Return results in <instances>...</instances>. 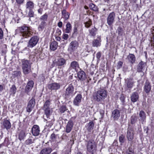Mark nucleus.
<instances>
[{
	"label": "nucleus",
	"instance_id": "nucleus-31",
	"mask_svg": "<svg viewBox=\"0 0 154 154\" xmlns=\"http://www.w3.org/2000/svg\"><path fill=\"white\" fill-rule=\"evenodd\" d=\"M31 65L22 67L23 71L24 74H27L31 71Z\"/></svg>",
	"mask_w": 154,
	"mask_h": 154
},
{
	"label": "nucleus",
	"instance_id": "nucleus-35",
	"mask_svg": "<svg viewBox=\"0 0 154 154\" xmlns=\"http://www.w3.org/2000/svg\"><path fill=\"white\" fill-rule=\"evenodd\" d=\"M94 126V122H90L87 125V130L90 132H91V131L93 129Z\"/></svg>",
	"mask_w": 154,
	"mask_h": 154
},
{
	"label": "nucleus",
	"instance_id": "nucleus-15",
	"mask_svg": "<svg viewBox=\"0 0 154 154\" xmlns=\"http://www.w3.org/2000/svg\"><path fill=\"white\" fill-rule=\"evenodd\" d=\"M79 68V63L78 62L73 61L71 62L69 66V69H73L75 71H77L78 69Z\"/></svg>",
	"mask_w": 154,
	"mask_h": 154
},
{
	"label": "nucleus",
	"instance_id": "nucleus-1",
	"mask_svg": "<svg viewBox=\"0 0 154 154\" xmlns=\"http://www.w3.org/2000/svg\"><path fill=\"white\" fill-rule=\"evenodd\" d=\"M19 30L20 34V35L22 36L20 42L18 43L19 44L20 43L23 42V40L25 38H28L32 35L33 32L31 27L27 26L26 25L21 26L19 28Z\"/></svg>",
	"mask_w": 154,
	"mask_h": 154
},
{
	"label": "nucleus",
	"instance_id": "nucleus-55",
	"mask_svg": "<svg viewBox=\"0 0 154 154\" xmlns=\"http://www.w3.org/2000/svg\"><path fill=\"white\" fill-rule=\"evenodd\" d=\"M101 53L100 52H99L96 54V57L97 60H99L101 57Z\"/></svg>",
	"mask_w": 154,
	"mask_h": 154
},
{
	"label": "nucleus",
	"instance_id": "nucleus-45",
	"mask_svg": "<svg viewBox=\"0 0 154 154\" xmlns=\"http://www.w3.org/2000/svg\"><path fill=\"white\" fill-rule=\"evenodd\" d=\"M48 17V15L46 13L41 16L40 18V20L41 21H47V19Z\"/></svg>",
	"mask_w": 154,
	"mask_h": 154
},
{
	"label": "nucleus",
	"instance_id": "nucleus-47",
	"mask_svg": "<svg viewBox=\"0 0 154 154\" xmlns=\"http://www.w3.org/2000/svg\"><path fill=\"white\" fill-rule=\"evenodd\" d=\"M16 91V88L14 85H13L11 86L10 90L11 94H15Z\"/></svg>",
	"mask_w": 154,
	"mask_h": 154
},
{
	"label": "nucleus",
	"instance_id": "nucleus-21",
	"mask_svg": "<svg viewBox=\"0 0 154 154\" xmlns=\"http://www.w3.org/2000/svg\"><path fill=\"white\" fill-rule=\"evenodd\" d=\"M69 14L67 12L65 9L63 10L62 11V18L64 19L63 22L65 23L66 21L69 18Z\"/></svg>",
	"mask_w": 154,
	"mask_h": 154
},
{
	"label": "nucleus",
	"instance_id": "nucleus-20",
	"mask_svg": "<svg viewBox=\"0 0 154 154\" xmlns=\"http://www.w3.org/2000/svg\"><path fill=\"white\" fill-rule=\"evenodd\" d=\"M144 91L146 94H149L151 90L150 83L148 81H146L144 86Z\"/></svg>",
	"mask_w": 154,
	"mask_h": 154
},
{
	"label": "nucleus",
	"instance_id": "nucleus-49",
	"mask_svg": "<svg viewBox=\"0 0 154 154\" xmlns=\"http://www.w3.org/2000/svg\"><path fill=\"white\" fill-rule=\"evenodd\" d=\"M125 140V136L123 134H121L119 138V142L122 143L124 142Z\"/></svg>",
	"mask_w": 154,
	"mask_h": 154
},
{
	"label": "nucleus",
	"instance_id": "nucleus-37",
	"mask_svg": "<svg viewBox=\"0 0 154 154\" xmlns=\"http://www.w3.org/2000/svg\"><path fill=\"white\" fill-rule=\"evenodd\" d=\"M44 111L45 114L46 115L47 118L48 119L51 115V108L43 109Z\"/></svg>",
	"mask_w": 154,
	"mask_h": 154
},
{
	"label": "nucleus",
	"instance_id": "nucleus-58",
	"mask_svg": "<svg viewBox=\"0 0 154 154\" xmlns=\"http://www.w3.org/2000/svg\"><path fill=\"white\" fill-rule=\"evenodd\" d=\"M69 38V35L66 33H63V38L64 40H66Z\"/></svg>",
	"mask_w": 154,
	"mask_h": 154
},
{
	"label": "nucleus",
	"instance_id": "nucleus-59",
	"mask_svg": "<svg viewBox=\"0 0 154 154\" xmlns=\"http://www.w3.org/2000/svg\"><path fill=\"white\" fill-rule=\"evenodd\" d=\"M56 135L54 133H52L51 136L50 138L52 140H54L56 138Z\"/></svg>",
	"mask_w": 154,
	"mask_h": 154
},
{
	"label": "nucleus",
	"instance_id": "nucleus-9",
	"mask_svg": "<svg viewBox=\"0 0 154 154\" xmlns=\"http://www.w3.org/2000/svg\"><path fill=\"white\" fill-rule=\"evenodd\" d=\"M78 43L76 41H72L70 44L68 50L70 52H72L75 50L78 46Z\"/></svg>",
	"mask_w": 154,
	"mask_h": 154
},
{
	"label": "nucleus",
	"instance_id": "nucleus-44",
	"mask_svg": "<svg viewBox=\"0 0 154 154\" xmlns=\"http://www.w3.org/2000/svg\"><path fill=\"white\" fill-rule=\"evenodd\" d=\"M137 116L134 115H132L131 118V124H135L137 121Z\"/></svg>",
	"mask_w": 154,
	"mask_h": 154
},
{
	"label": "nucleus",
	"instance_id": "nucleus-38",
	"mask_svg": "<svg viewBox=\"0 0 154 154\" xmlns=\"http://www.w3.org/2000/svg\"><path fill=\"white\" fill-rule=\"evenodd\" d=\"M100 45V41L97 39H94L92 42V46L94 47H98Z\"/></svg>",
	"mask_w": 154,
	"mask_h": 154
},
{
	"label": "nucleus",
	"instance_id": "nucleus-36",
	"mask_svg": "<svg viewBox=\"0 0 154 154\" xmlns=\"http://www.w3.org/2000/svg\"><path fill=\"white\" fill-rule=\"evenodd\" d=\"M97 30V29L95 27L89 29V35L93 36H95L96 34Z\"/></svg>",
	"mask_w": 154,
	"mask_h": 154
},
{
	"label": "nucleus",
	"instance_id": "nucleus-60",
	"mask_svg": "<svg viewBox=\"0 0 154 154\" xmlns=\"http://www.w3.org/2000/svg\"><path fill=\"white\" fill-rule=\"evenodd\" d=\"M34 12L31 10H29V13H28V15L29 17H32L33 16Z\"/></svg>",
	"mask_w": 154,
	"mask_h": 154
},
{
	"label": "nucleus",
	"instance_id": "nucleus-57",
	"mask_svg": "<svg viewBox=\"0 0 154 154\" xmlns=\"http://www.w3.org/2000/svg\"><path fill=\"white\" fill-rule=\"evenodd\" d=\"M151 37V45H153L154 46V34H152Z\"/></svg>",
	"mask_w": 154,
	"mask_h": 154
},
{
	"label": "nucleus",
	"instance_id": "nucleus-10",
	"mask_svg": "<svg viewBox=\"0 0 154 154\" xmlns=\"http://www.w3.org/2000/svg\"><path fill=\"white\" fill-rule=\"evenodd\" d=\"M60 87L59 83L54 82L48 85V88L51 91H55L59 90Z\"/></svg>",
	"mask_w": 154,
	"mask_h": 154
},
{
	"label": "nucleus",
	"instance_id": "nucleus-26",
	"mask_svg": "<svg viewBox=\"0 0 154 154\" xmlns=\"http://www.w3.org/2000/svg\"><path fill=\"white\" fill-rule=\"evenodd\" d=\"M127 59L129 62L131 64L134 63L136 60V58L134 55L132 54H129L127 56Z\"/></svg>",
	"mask_w": 154,
	"mask_h": 154
},
{
	"label": "nucleus",
	"instance_id": "nucleus-28",
	"mask_svg": "<svg viewBox=\"0 0 154 154\" xmlns=\"http://www.w3.org/2000/svg\"><path fill=\"white\" fill-rule=\"evenodd\" d=\"M21 63L22 67L31 65L30 61L26 59L21 60Z\"/></svg>",
	"mask_w": 154,
	"mask_h": 154
},
{
	"label": "nucleus",
	"instance_id": "nucleus-6",
	"mask_svg": "<svg viewBox=\"0 0 154 154\" xmlns=\"http://www.w3.org/2000/svg\"><path fill=\"white\" fill-rule=\"evenodd\" d=\"M134 128L131 127H129L127 129L126 137L128 140L131 141L134 137Z\"/></svg>",
	"mask_w": 154,
	"mask_h": 154
},
{
	"label": "nucleus",
	"instance_id": "nucleus-27",
	"mask_svg": "<svg viewBox=\"0 0 154 154\" xmlns=\"http://www.w3.org/2000/svg\"><path fill=\"white\" fill-rule=\"evenodd\" d=\"M25 131L23 130L20 131L18 134V139L20 140H24L26 137Z\"/></svg>",
	"mask_w": 154,
	"mask_h": 154
},
{
	"label": "nucleus",
	"instance_id": "nucleus-3",
	"mask_svg": "<svg viewBox=\"0 0 154 154\" xmlns=\"http://www.w3.org/2000/svg\"><path fill=\"white\" fill-rule=\"evenodd\" d=\"M87 151L91 154H94L96 151V145L94 140L91 139L87 141Z\"/></svg>",
	"mask_w": 154,
	"mask_h": 154
},
{
	"label": "nucleus",
	"instance_id": "nucleus-33",
	"mask_svg": "<svg viewBox=\"0 0 154 154\" xmlns=\"http://www.w3.org/2000/svg\"><path fill=\"white\" fill-rule=\"evenodd\" d=\"M35 140V139L32 137H29L25 141L24 143L26 145H30L34 143Z\"/></svg>",
	"mask_w": 154,
	"mask_h": 154
},
{
	"label": "nucleus",
	"instance_id": "nucleus-54",
	"mask_svg": "<svg viewBox=\"0 0 154 154\" xmlns=\"http://www.w3.org/2000/svg\"><path fill=\"white\" fill-rule=\"evenodd\" d=\"M3 48H4L5 49H3L2 50V55H4L5 54H6L7 51V50L6 49L7 48L6 45H3Z\"/></svg>",
	"mask_w": 154,
	"mask_h": 154
},
{
	"label": "nucleus",
	"instance_id": "nucleus-2",
	"mask_svg": "<svg viewBox=\"0 0 154 154\" xmlns=\"http://www.w3.org/2000/svg\"><path fill=\"white\" fill-rule=\"evenodd\" d=\"M108 92L103 89H100L98 90L94 95V100L97 102L104 100L107 97Z\"/></svg>",
	"mask_w": 154,
	"mask_h": 154
},
{
	"label": "nucleus",
	"instance_id": "nucleus-25",
	"mask_svg": "<svg viewBox=\"0 0 154 154\" xmlns=\"http://www.w3.org/2000/svg\"><path fill=\"white\" fill-rule=\"evenodd\" d=\"M52 149L49 147L45 148L40 152L39 154H49L52 151Z\"/></svg>",
	"mask_w": 154,
	"mask_h": 154
},
{
	"label": "nucleus",
	"instance_id": "nucleus-19",
	"mask_svg": "<svg viewBox=\"0 0 154 154\" xmlns=\"http://www.w3.org/2000/svg\"><path fill=\"white\" fill-rule=\"evenodd\" d=\"M125 83L127 87L128 88L131 89L134 86V82L133 79H127L125 80Z\"/></svg>",
	"mask_w": 154,
	"mask_h": 154
},
{
	"label": "nucleus",
	"instance_id": "nucleus-39",
	"mask_svg": "<svg viewBox=\"0 0 154 154\" xmlns=\"http://www.w3.org/2000/svg\"><path fill=\"white\" fill-rule=\"evenodd\" d=\"M34 6L33 3L31 1L28 2L26 4V8L27 9H29V10L33 8Z\"/></svg>",
	"mask_w": 154,
	"mask_h": 154
},
{
	"label": "nucleus",
	"instance_id": "nucleus-24",
	"mask_svg": "<svg viewBox=\"0 0 154 154\" xmlns=\"http://www.w3.org/2000/svg\"><path fill=\"white\" fill-rule=\"evenodd\" d=\"M3 126L4 128L6 130L9 129L11 127V125L10 122L7 119H4L2 123Z\"/></svg>",
	"mask_w": 154,
	"mask_h": 154
},
{
	"label": "nucleus",
	"instance_id": "nucleus-42",
	"mask_svg": "<svg viewBox=\"0 0 154 154\" xmlns=\"http://www.w3.org/2000/svg\"><path fill=\"white\" fill-rule=\"evenodd\" d=\"M90 8L92 10L97 11H98V8L93 3H91L89 5Z\"/></svg>",
	"mask_w": 154,
	"mask_h": 154
},
{
	"label": "nucleus",
	"instance_id": "nucleus-46",
	"mask_svg": "<svg viewBox=\"0 0 154 154\" xmlns=\"http://www.w3.org/2000/svg\"><path fill=\"white\" fill-rule=\"evenodd\" d=\"M50 102L49 100H46L44 103L43 109L51 108L50 107Z\"/></svg>",
	"mask_w": 154,
	"mask_h": 154
},
{
	"label": "nucleus",
	"instance_id": "nucleus-43",
	"mask_svg": "<svg viewBox=\"0 0 154 154\" xmlns=\"http://www.w3.org/2000/svg\"><path fill=\"white\" fill-rule=\"evenodd\" d=\"M84 24L86 27L87 28L89 27L92 24L91 20L90 19H88L85 22Z\"/></svg>",
	"mask_w": 154,
	"mask_h": 154
},
{
	"label": "nucleus",
	"instance_id": "nucleus-18",
	"mask_svg": "<svg viewBox=\"0 0 154 154\" xmlns=\"http://www.w3.org/2000/svg\"><path fill=\"white\" fill-rule=\"evenodd\" d=\"M146 65V63L141 61L137 66V71L138 72H142L143 70L144 69Z\"/></svg>",
	"mask_w": 154,
	"mask_h": 154
},
{
	"label": "nucleus",
	"instance_id": "nucleus-53",
	"mask_svg": "<svg viewBox=\"0 0 154 154\" xmlns=\"http://www.w3.org/2000/svg\"><path fill=\"white\" fill-rule=\"evenodd\" d=\"M13 74L15 77H19L21 74V72L19 71H16L14 72Z\"/></svg>",
	"mask_w": 154,
	"mask_h": 154
},
{
	"label": "nucleus",
	"instance_id": "nucleus-32",
	"mask_svg": "<svg viewBox=\"0 0 154 154\" xmlns=\"http://www.w3.org/2000/svg\"><path fill=\"white\" fill-rule=\"evenodd\" d=\"M57 42L54 41L51 42L50 46V48L52 50L54 51L57 49Z\"/></svg>",
	"mask_w": 154,
	"mask_h": 154
},
{
	"label": "nucleus",
	"instance_id": "nucleus-16",
	"mask_svg": "<svg viewBox=\"0 0 154 154\" xmlns=\"http://www.w3.org/2000/svg\"><path fill=\"white\" fill-rule=\"evenodd\" d=\"M112 117L115 120H117L120 116V112L118 109L114 110L112 112Z\"/></svg>",
	"mask_w": 154,
	"mask_h": 154
},
{
	"label": "nucleus",
	"instance_id": "nucleus-62",
	"mask_svg": "<svg viewBox=\"0 0 154 154\" xmlns=\"http://www.w3.org/2000/svg\"><path fill=\"white\" fill-rule=\"evenodd\" d=\"M61 33V31L60 29H58L56 32V35L59 36L60 35Z\"/></svg>",
	"mask_w": 154,
	"mask_h": 154
},
{
	"label": "nucleus",
	"instance_id": "nucleus-30",
	"mask_svg": "<svg viewBox=\"0 0 154 154\" xmlns=\"http://www.w3.org/2000/svg\"><path fill=\"white\" fill-rule=\"evenodd\" d=\"M66 28L65 29V32L67 33H70L72 31V26L69 22L66 23Z\"/></svg>",
	"mask_w": 154,
	"mask_h": 154
},
{
	"label": "nucleus",
	"instance_id": "nucleus-63",
	"mask_svg": "<svg viewBox=\"0 0 154 154\" xmlns=\"http://www.w3.org/2000/svg\"><path fill=\"white\" fill-rule=\"evenodd\" d=\"M39 6V8L38 10V13L40 14H42V12L43 11V8H41V6Z\"/></svg>",
	"mask_w": 154,
	"mask_h": 154
},
{
	"label": "nucleus",
	"instance_id": "nucleus-23",
	"mask_svg": "<svg viewBox=\"0 0 154 154\" xmlns=\"http://www.w3.org/2000/svg\"><path fill=\"white\" fill-rule=\"evenodd\" d=\"M73 125V122L72 120L69 121L67 123L66 127V132L67 133L70 132L72 128Z\"/></svg>",
	"mask_w": 154,
	"mask_h": 154
},
{
	"label": "nucleus",
	"instance_id": "nucleus-8",
	"mask_svg": "<svg viewBox=\"0 0 154 154\" xmlns=\"http://www.w3.org/2000/svg\"><path fill=\"white\" fill-rule=\"evenodd\" d=\"M115 14L114 12H112L109 14L107 18V23L109 26L111 25L114 21Z\"/></svg>",
	"mask_w": 154,
	"mask_h": 154
},
{
	"label": "nucleus",
	"instance_id": "nucleus-64",
	"mask_svg": "<svg viewBox=\"0 0 154 154\" xmlns=\"http://www.w3.org/2000/svg\"><path fill=\"white\" fill-rule=\"evenodd\" d=\"M62 25L63 23L61 21H60L57 23V26L60 28H61L62 26Z\"/></svg>",
	"mask_w": 154,
	"mask_h": 154
},
{
	"label": "nucleus",
	"instance_id": "nucleus-22",
	"mask_svg": "<svg viewBox=\"0 0 154 154\" xmlns=\"http://www.w3.org/2000/svg\"><path fill=\"white\" fill-rule=\"evenodd\" d=\"M77 75L78 78L81 81H84L87 78L86 74L83 71L79 72Z\"/></svg>",
	"mask_w": 154,
	"mask_h": 154
},
{
	"label": "nucleus",
	"instance_id": "nucleus-40",
	"mask_svg": "<svg viewBox=\"0 0 154 154\" xmlns=\"http://www.w3.org/2000/svg\"><path fill=\"white\" fill-rule=\"evenodd\" d=\"M49 119L47 120L44 119V122H46V125L45 126V128H47L48 127H51L53 125V123L51 121L49 120Z\"/></svg>",
	"mask_w": 154,
	"mask_h": 154
},
{
	"label": "nucleus",
	"instance_id": "nucleus-48",
	"mask_svg": "<svg viewBox=\"0 0 154 154\" xmlns=\"http://www.w3.org/2000/svg\"><path fill=\"white\" fill-rule=\"evenodd\" d=\"M125 97L124 96V94H122L121 95L120 97V99L123 105H124L125 104Z\"/></svg>",
	"mask_w": 154,
	"mask_h": 154
},
{
	"label": "nucleus",
	"instance_id": "nucleus-61",
	"mask_svg": "<svg viewBox=\"0 0 154 154\" xmlns=\"http://www.w3.org/2000/svg\"><path fill=\"white\" fill-rule=\"evenodd\" d=\"M3 37V33L2 29L0 28V39H1Z\"/></svg>",
	"mask_w": 154,
	"mask_h": 154
},
{
	"label": "nucleus",
	"instance_id": "nucleus-56",
	"mask_svg": "<svg viewBox=\"0 0 154 154\" xmlns=\"http://www.w3.org/2000/svg\"><path fill=\"white\" fill-rule=\"evenodd\" d=\"M123 62L121 61L118 62L117 65V68L118 69H119L121 68L122 66Z\"/></svg>",
	"mask_w": 154,
	"mask_h": 154
},
{
	"label": "nucleus",
	"instance_id": "nucleus-29",
	"mask_svg": "<svg viewBox=\"0 0 154 154\" xmlns=\"http://www.w3.org/2000/svg\"><path fill=\"white\" fill-rule=\"evenodd\" d=\"M41 23L39 24L38 28L39 31H42L45 28L47 25L46 22L45 21H41Z\"/></svg>",
	"mask_w": 154,
	"mask_h": 154
},
{
	"label": "nucleus",
	"instance_id": "nucleus-50",
	"mask_svg": "<svg viewBox=\"0 0 154 154\" xmlns=\"http://www.w3.org/2000/svg\"><path fill=\"white\" fill-rule=\"evenodd\" d=\"M126 154H134L133 149L131 147H129L126 152Z\"/></svg>",
	"mask_w": 154,
	"mask_h": 154
},
{
	"label": "nucleus",
	"instance_id": "nucleus-13",
	"mask_svg": "<svg viewBox=\"0 0 154 154\" xmlns=\"http://www.w3.org/2000/svg\"><path fill=\"white\" fill-rule=\"evenodd\" d=\"M40 130L39 126L37 125H34L32 129V135L34 136H38L39 134Z\"/></svg>",
	"mask_w": 154,
	"mask_h": 154
},
{
	"label": "nucleus",
	"instance_id": "nucleus-52",
	"mask_svg": "<svg viewBox=\"0 0 154 154\" xmlns=\"http://www.w3.org/2000/svg\"><path fill=\"white\" fill-rule=\"evenodd\" d=\"M118 33L119 35H122L124 33L123 29L121 27H119L118 29Z\"/></svg>",
	"mask_w": 154,
	"mask_h": 154
},
{
	"label": "nucleus",
	"instance_id": "nucleus-14",
	"mask_svg": "<svg viewBox=\"0 0 154 154\" xmlns=\"http://www.w3.org/2000/svg\"><path fill=\"white\" fill-rule=\"evenodd\" d=\"M82 98V96L81 94H77L73 100V104L75 106H79L81 102Z\"/></svg>",
	"mask_w": 154,
	"mask_h": 154
},
{
	"label": "nucleus",
	"instance_id": "nucleus-4",
	"mask_svg": "<svg viewBox=\"0 0 154 154\" xmlns=\"http://www.w3.org/2000/svg\"><path fill=\"white\" fill-rule=\"evenodd\" d=\"M74 88L72 83L69 85L65 89V96L66 98L72 97L74 94Z\"/></svg>",
	"mask_w": 154,
	"mask_h": 154
},
{
	"label": "nucleus",
	"instance_id": "nucleus-5",
	"mask_svg": "<svg viewBox=\"0 0 154 154\" xmlns=\"http://www.w3.org/2000/svg\"><path fill=\"white\" fill-rule=\"evenodd\" d=\"M39 40V38L38 36H32L30 38L28 43L27 47L30 48H33L37 44Z\"/></svg>",
	"mask_w": 154,
	"mask_h": 154
},
{
	"label": "nucleus",
	"instance_id": "nucleus-12",
	"mask_svg": "<svg viewBox=\"0 0 154 154\" xmlns=\"http://www.w3.org/2000/svg\"><path fill=\"white\" fill-rule=\"evenodd\" d=\"M140 93L138 91L133 92L131 95L130 98L132 102L134 103L137 101L139 98Z\"/></svg>",
	"mask_w": 154,
	"mask_h": 154
},
{
	"label": "nucleus",
	"instance_id": "nucleus-41",
	"mask_svg": "<svg viewBox=\"0 0 154 154\" xmlns=\"http://www.w3.org/2000/svg\"><path fill=\"white\" fill-rule=\"evenodd\" d=\"M67 109H68L66 106L62 105L60 107L59 110L61 114L64 113Z\"/></svg>",
	"mask_w": 154,
	"mask_h": 154
},
{
	"label": "nucleus",
	"instance_id": "nucleus-51",
	"mask_svg": "<svg viewBox=\"0 0 154 154\" xmlns=\"http://www.w3.org/2000/svg\"><path fill=\"white\" fill-rule=\"evenodd\" d=\"M78 34V29L77 27L76 26L74 27V29L73 30V32L72 35V37H74L77 35Z\"/></svg>",
	"mask_w": 154,
	"mask_h": 154
},
{
	"label": "nucleus",
	"instance_id": "nucleus-7",
	"mask_svg": "<svg viewBox=\"0 0 154 154\" xmlns=\"http://www.w3.org/2000/svg\"><path fill=\"white\" fill-rule=\"evenodd\" d=\"M35 100L32 98L28 102L26 107V110L27 112H30L35 106Z\"/></svg>",
	"mask_w": 154,
	"mask_h": 154
},
{
	"label": "nucleus",
	"instance_id": "nucleus-17",
	"mask_svg": "<svg viewBox=\"0 0 154 154\" xmlns=\"http://www.w3.org/2000/svg\"><path fill=\"white\" fill-rule=\"evenodd\" d=\"M34 84V83L33 81L32 80L29 81L25 88V92L27 93L29 92L33 88Z\"/></svg>",
	"mask_w": 154,
	"mask_h": 154
},
{
	"label": "nucleus",
	"instance_id": "nucleus-11",
	"mask_svg": "<svg viewBox=\"0 0 154 154\" xmlns=\"http://www.w3.org/2000/svg\"><path fill=\"white\" fill-rule=\"evenodd\" d=\"M55 63L58 67L64 66L66 64V60L63 58H58L55 60Z\"/></svg>",
	"mask_w": 154,
	"mask_h": 154
},
{
	"label": "nucleus",
	"instance_id": "nucleus-34",
	"mask_svg": "<svg viewBox=\"0 0 154 154\" xmlns=\"http://www.w3.org/2000/svg\"><path fill=\"white\" fill-rule=\"evenodd\" d=\"M139 116L140 117V120L142 121L143 122L145 120L146 118V115L145 112L143 110L140 111Z\"/></svg>",
	"mask_w": 154,
	"mask_h": 154
}]
</instances>
